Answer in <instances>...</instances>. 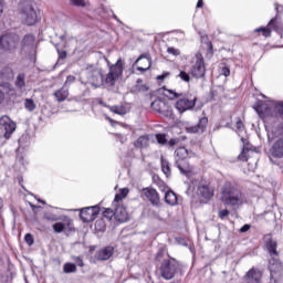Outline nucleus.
<instances>
[{"label":"nucleus","instance_id":"dca6fc26","mask_svg":"<svg viewBox=\"0 0 283 283\" xmlns=\"http://www.w3.org/2000/svg\"><path fill=\"white\" fill-rule=\"evenodd\" d=\"M207 125H209V118L201 117L197 125L187 127L188 134H203L207 129Z\"/></svg>","mask_w":283,"mask_h":283},{"label":"nucleus","instance_id":"774afa93","mask_svg":"<svg viewBox=\"0 0 283 283\" xmlns=\"http://www.w3.org/2000/svg\"><path fill=\"white\" fill-rule=\"evenodd\" d=\"M148 279L151 281V276H148Z\"/></svg>","mask_w":283,"mask_h":283},{"label":"nucleus","instance_id":"a878e982","mask_svg":"<svg viewBox=\"0 0 283 283\" xmlns=\"http://www.w3.org/2000/svg\"><path fill=\"white\" fill-rule=\"evenodd\" d=\"M165 202L167 205H170V207L178 205V196H176V192H174V190L166 191Z\"/></svg>","mask_w":283,"mask_h":283},{"label":"nucleus","instance_id":"4be33fe9","mask_svg":"<svg viewBox=\"0 0 283 283\" xmlns=\"http://www.w3.org/2000/svg\"><path fill=\"white\" fill-rule=\"evenodd\" d=\"M197 193L201 198H205V200H211V198H213V190H211V188H209L207 185L199 186Z\"/></svg>","mask_w":283,"mask_h":283},{"label":"nucleus","instance_id":"ea45409f","mask_svg":"<svg viewBox=\"0 0 283 283\" xmlns=\"http://www.w3.org/2000/svg\"><path fill=\"white\" fill-rule=\"evenodd\" d=\"M220 74L221 76H226V77L231 76V69L227 65L220 66Z\"/></svg>","mask_w":283,"mask_h":283},{"label":"nucleus","instance_id":"69168bd1","mask_svg":"<svg viewBox=\"0 0 283 283\" xmlns=\"http://www.w3.org/2000/svg\"><path fill=\"white\" fill-rule=\"evenodd\" d=\"M242 143H247V139L244 137H241Z\"/></svg>","mask_w":283,"mask_h":283},{"label":"nucleus","instance_id":"37998d69","mask_svg":"<svg viewBox=\"0 0 283 283\" xmlns=\"http://www.w3.org/2000/svg\"><path fill=\"white\" fill-rule=\"evenodd\" d=\"M24 242H27L29 247H32V244H34V237L31 233H27L24 235Z\"/></svg>","mask_w":283,"mask_h":283},{"label":"nucleus","instance_id":"c756f323","mask_svg":"<svg viewBox=\"0 0 283 283\" xmlns=\"http://www.w3.org/2000/svg\"><path fill=\"white\" fill-rule=\"evenodd\" d=\"M161 171L165 174L167 178L171 176V166H169V161L161 157Z\"/></svg>","mask_w":283,"mask_h":283},{"label":"nucleus","instance_id":"f8f14e48","mask_svg":"<svg viewBox=\"0 0 283 283\" xmlns=\"http://www.w3.org/2000/svg\"><path fill=\"white\" fill-rule=\"evenodd\" d=\"M98 213H101V208L98 206H92L82 209L80 211V218L83 222H94Z\"/></svg>","mask_w":283,"mask_h":283},{"label":"nucleus","instance_id":"79ce46f5","mask_svg":"<svg viewBox=\"0 0 283 283\" xmlns=\"http://www.w3.org/2000/svg\"><path fill=\"white\" fill-rule=\"evenodd\" d=\"M178 76H179V78H181V81H185V83H189V81H191L189 73H187L185 71H180Z\"/></svg>","mask_w":283,"mask_h":283},{"label":"nucleus","instance_id":"f03ea898","mask_svg":"<svg viewBox=\"0 0 283 283\" xmlns=\"http://www.w3.org/2000/svg\"><path fill=\"white\" fill-rule=\"evenodd\" d=\"M221 202L228 207L244 205V193L231 181H227L221 189Z\"/></svg>","mask_w":283,"mask_h":283},{"label":"nucleus","instance_id":"f704fd0d","mask_svg":"<svg viewBox=\"0 0 283 283\" xmlns=\"http://www.w3.org/2000/svg\"><path fill=\"white\" fill-rule=\"evenodd\" d=\"M24 107L28 112H34L36 109V104L34 103V99L27 98L24 101Z\"/></svg>","mask_w":283,"mask_h":283},{"label":"nucleus","instance_id":"49530a36","mask_svg":"<svg viewBox=\"0 0 283 283\" xmlns=\"http://www.w3.org/2000/svg\"><path fill=\"white\" fill-rule=\"evenodd\" d=\"M168 54H172V56H180V50L170 46L167 49Z\"/></svg>","mask_w":283,"mask_h":283},{"label":"nucleus","instance_id":"8fccbe9b","mask_svg":"<svg viewBox=\"0 0 283 283\" xmlns=\"http://www.w3.org/2000/svg\"><path fill=\"white\" fill-rule=\"evenodd\" d=\"M229 210H227V209H223V210H219V218L221 219V220H224L228 216H229Z\"/></svg>","mask_w":283,"mask_h":283},{"label":"nucleus","instance_id":"bb28decb","mask_svg":"<svg viewBox=\"0 0 283 283\" xmlns=\"http://www.w3.org/2000/svg\"><path fill=\"white\" fill-rule=\"evenodd\" d=\"M54 96L57 103H63V101L70 96V91L65 87H62L54 92Z\"/></svg>","mask_w":283,"mask_h":283},{"label":"nucleus","instance_id":"a18cd8bd","mask_svg":"<svg viewBox=\"0 0 283 283\" xmlns=\"http://www.w3.org/2000/svg\"><path fill=\"white\" fill-rule=\"evenodd\" d=\"M55 48H56L60 60L64 61V59H67V51L59 50V44H56Z\"/></svg>","mask_w":283,"mask_h":283},{"label":"nucleus","instance_id":"e2e57ef3","mask_svg":"<svg viewBox=\"0 0 283 283\" xmlns=\"http://www.w3.org/2000/svg\"><path fill=\"white\" fill-rule=\"evenodd\" d=\"M106 119L109 120V123H114V119L109 118L108 116H106Z\"/></svg>","mask_w":283,"mask_h":283},{"label":"nucleus","instance_id":"58836bf2","mask_svg":"<svg viewBox=\"0 0 283 283\" xmlns=\"http://www.w3.org/2000/svg\"><path fill=\"white\" fill-rule=\"evenodd\" d=\"M156 140L159 145H167V136L165 134H156Z\"/></svg>","mask_w":283,"mask_h":283},{"label":"nucleus","instance_id":"b1692460","mask_svg":"<svg viewBox=\"0 0 283 283\" xmlns=\"http://www.w3.org/2000/svg\"><path fill=\"white\" fill-rule=\"evenodd\" d=\"M136 149H147L149 147V135H142L134 142Z\"/></svg>","mask_w":283,"mask_h":283},{"label":"nucleus","instance_id":"aec40b11","mask_svg":"<svg viewBox=\"0 0 283 283\" xmlns=\"http://www.w3.org/2000/svg\"><path fill=\"white\" fill-rule=\"evenodd\" d=\"M144 195L146 198L154 205V207H158L160 205V196L158 195V191L154 188H145Z\"/></svg>","mask_w":283,"mask_h":283},{"label":"nucleus","instance_id":"20e7f679","mask_svg":"<svg viewBox=\"0 0 283 283\" xmlns=\"http://www.w3.org/2000/svg\"><path fill=\"white\" fill-rule=\"evenodd\" d=\"M158 272L164 280H174L180 273V263L167 255V258L163 259Z\"/></svg>","mask_w":283,"mask_h":283},{"label":"nucleus","instance_id":"6e6d98bb","mask_svg":"<svg viewBox=\"0 0 283 283\" xmlns=\"http://www.w3.org/2000/svg\"><path fill=\"white\" fill-rule=\"evenodd\" d=\"M239 160H242V163H247L248 160L247 155H244L243 153L239 155Z\"/></svg>","mask_w":283,"mask_h":283},{"label":"nucleus","instance_id":"423d86ee","mask_svg":"<svg viewBox=\"0 0 283 283\" xmlns=\"http://www.w3.org/2000/svg\"><path fill=\"white\" fill-rule=\"evenodd\" d=\"M108 65V73L105 77L106 85H109V87H114L116 85V81L118 78H123V72L125 70V62H123V59H118L115 64H112L109 61H107Z\"/></svg>","mask_w":283,"mask_h":283},{"label":"nucleus","instance_id":"de8ad7c7","mask_svg":"<svg viewBox=\"0 0 283 283\" xmlns=\"http://www.w3.org/2000/svg\"><path fill=\"white\" fill-rule=\"evenodd\" d=\"M75 82H76V76H74V75H69V76L66 77V81H65L64 85H72V83H75Z\"/></svg>","mask_w":283,"mask_h":283},{"label":"nucleus","instance_id":"c85d7f7f","mask_svg":"<svg viewBox=\"0 0 283 283\" xmlns=\"http://www.w3.org/2000/svg\"><path fill=\"white\" fill-rule=\"evenodd\" d=\"M164 96H166V98H169L170 101H174V98H180V96H182V93H178L174 90H167L166 87H164Z\"/></svg>","mask_w":283,"mask_h":283},{"label":"nucleus","instance_id":"6ab92c4d","mask_svg":"<svg viewBox=\"0 0 283 283\" xmlns=\"http://www.w3.org/2000/svg\"><path fill=\"white\" fill-rule=\"evenodd\" d=\"M244 280L247 283H260L262 281V272L255 268L249 270Z\"/></svg>","mask_w":283,"mask_h":283},{"label":"nucleus","instance_id":"473e14b6","mask_svg":"<svg viewBox=\"0 0 283 283\" xmlns=\"http://www.w3.org/2000/svg\"><path fill=\"white\" fill-rule=\"evenodd\" d=\"M107 229V226L105 224V220L103 219H97L95 221V231L103 233Z\"/></svg>","mask_w":283,"mask_h":283},{"label":"nucleus","instance_id":"0e129e2a","mask_svg":"<svg viewBox=\"0 0 283 283\" xmlns=\"http://www.w3.org/2000/svg\"><path fill=\"white\" fill-rule=\"evenodd\" d=\"M38 202H41L42 205H45V201L38 199Z\"/></svg>","mask_w":283,"mask_h":283},{"label":"nucleus","instance_id":"ddd939ff","mask_svg":"<svg viewBox=\"0 0 283 283\" xmlns=\"http://www.w3.org/2000/svg\"><path fill=\"white\" fill-rule=\"evenodd\" d=\"M196 101H198L196 97L192 99L181 97L175 103V108L179 114H185V112H189V109H193L196 107Z\"/></svg>","mask_w":283,"mask_h":283},{"label":"nucleus","instance_id":"680f3d73","mask_svg":"<svg viewBox=\"0 0 283 283\" xmlns=\"http://www.w3.org/2000/svg\"><path fill=\"white\" fill-rule=\"evenodd\" d=\"M113 18L115 19V21H120V20H118V17L114 13H113Z\"/></svg>","mask_w":283,"mask_h":283},{"label":"nucleus","instance_id":"5fc2aeb1","mask_svg":"<svg viewBox=\"0 0 283 283\" xmlns=\"http://www.w3.org/2000/svg\"><path fill=\"white\" fill-rule=\"evenodd\" d=\"M274 134H275L274 130H272L271 133H268V138H269V142H270V143L273 140Z\"/></svg>","mask_w":283,"mask_h":283},{"label":"nucleus","instance_id":"2f4dec72","mask_svg":"<svg viewBox=\"0 0 283 283\" xmlns=\"http://www.w3.org/2000/svg\"><path fill=\"white\" fill-rule=\"evenodd\" d=\"M111 112H113V114H118L119 116H125V114H127V107H125L123 105L112 106Z\"/></svg>","mask_w":283,"mask_h":283},{"label":"nucleus","instance_id":"7ed1b4c3","mask_svg":"<svg viewBox=\"0 0 283 283\" xmlns=\"http://www.w3.org/2000/svg\"><path fill=\"white\" fill-rule=\"evenodd\" d=\"M175 154V167L179 169L181 176H186L188 180H191V176H193V166L187 160L189 150L185 147H180L176 149Z\"/></svg>","mask_w":283,"mask_h":283},{"label":"nucleus","instance_id":"c9c22d12","mask_svg":"<svg viewBox=\"0 0 283 283\" xmlns=\"http://www.w3.org/2000/svg\"><path fill=\"white\" fill-rule=\"evenodd\" d=\"M103 217L106 218V220H112V218H116L115 209L107 208L103 212Z\"/></svg>","mask_w":283,"mask_h":283},{"label":"nucleus","instance_id":"393cba45","mask_svg":"<svg viewBox=\"0 0 283 283\" xmlns=\"http://www.w3.org/2000/svg\"><path fill=\"white\" fill-rule=\"evenodd\" d=\"M34 41H36V39L34 38L33 34L24 35L21 42L22 50H34Z\"/></svg>","mask_w":283,"mask_h":283},{"label":"nucleus","instance_id":"bf43d9fd","mask_svg":"<svg viewBox=\"0 0 283 283\" xmlns=\"http://www.w3.org/2000/svg\"><path fill=\"white\" fill-rule=\"evenodd\" d=\"M66 38H67V32H64V34L60 36V40L65 41Z\"/></svg>","mask_w":283,"mask_h":283},{"label":"nucleus","instance_id":"4468645a","mask_svg":"<svg viewBox=\"0 0 283 283\" xmlns=\"http://www.w3.org/2000/svg\"><path fill=\"white\" fill-rule=\"evenodd\" d=\"M87 81L93 85V87H101V85H103V73L97 69L88 71Z\"/></svg>","mask_w":283,"mask_h":283},{"label":"nucleus","instance_id":"09e8293b","mask_svg":"<svg viewBox=\"0 0 283 283\" xmlns=\"http://www.w3.org/2000/svg\"><path fill=\"white\" fill-rule=\"evenodd\" d=\"M171 76L170 72H164L161 75L157 76V81H165L166 78H169Z\"/></svg>","mask_w":283,"mask_h":283},{"label":"nucleus","instance_id":"c03bdc74","mask_svg":"<svg viewBox=\"0 0 283 283\" xmlns=\"http://www.w3.org/2000/svg\"><path fill=\"white\" fill-rule=\"evenodd\" d=\"M166 253H167V250H165L164 248L159 249L156 255L157 262H163V258L166 255Z\"/></svg>","mask_w":283,"mask_h":283},{"label":"nucleus","instance_id":"1a4fd4ad","mask_svg":"<svg viewBox=\"0 0 283 283\" xmlns=\"http://www.w3.org/2000/svg\"><path fill=\"white\" fill-rule=\"evenodd\" d=\"M207 73V66H205V57L202 53H197L195 55V62L190 69V74L193 78H205Z\"/></svg>","mask_w":283,"mask_h":283},{"label":"nucleus","instance_id":"a19ab883","mask_svg":"<svg viewBox=\"0 0 283 283\" xmlns=\"http://www.w3.org/2000/svg\"><path fill=\"white\" fill-rule=\"evenodd\" d=\"M72 260L75 263V266H80L81 269H83V266H85V263L83 262V258L72 256Z\"/></svg>","mask_w":283,"mask_h":283},{"label":"nucleus","instance_id":"052dcab7","mask_svg":"<svg viewBox=\"0 0 283 283\" xmlns=\"http://www.w3.org/2000/svg\"><path fill=\"white\" fill-rule=\"evenodd\" d=\"M30 207H31V209L34 211V209H39V207L38 206H34V203H32V202H30Z\"/></svg>","mask_w":283,"mask_h":283},{"label":"nucleus","instance_id":"a211bd4d","mask_svg":"<svg viewBox=\"0 0 283 283\" xmlns=\"http://www.w3.org/2000/svg\"><path fill=\"white\" fill-rule=\"evenodd\" d=\"M112 255H114V247H105L102 250H98L95 253V260H98L99 262H105L107 260H109V258H112Z\"/></svg>","mask_w":283,"mask_h":283},{"label":"nucleus","instance_id":"9b49d317","mask_svg":"<svg viewBox=\"0 0 283 283\" xmlns=\"http://www.w3.org/2000/svg\"><path fill=\"white\" fill-rule=\"evenodd\" d=\"M17 129V124L8 115L0 117V132H4V138H10Z\"/></svg>","mask_w":283,"mask_h":283},{"label":"nucleus","instance_id":"2eb2a0df","mask_svg":"<svg viewBox=\"0 0 283 283\" xmlns=\"http://www.w3.org/2000/svg\"><path fill=\"white\" fill-rule=\"evenodd\" d=\"M270 156H272V158H283V137H279L273 142L270 148Z\"/></svg>","mask_w":283,"mask_h":283},{"label":"nucleus","instance_id":"3c124183","mask_svg":"<svg viewBox=\"0 0 283 283\" xmlns=\"http://www.w3.org/2000/svg\"><path fill=\"white\" fill-rule=\"evenodd\" d=\"M235 127L237 132H244V124L242 123V120H237Z\"/></svg>","mask_w":283,"mask_h":283},{"label":"nucleus","instance_id":"39448f33","mask_svg":"<svg viewBox=\"0 0 283 283\" xmlns=\"http://www.w3.org/2000/svg\"><path fill=\"white\" fill-rule=\"evenodd\" d=\"M282 8H283L282 6L275 4L276 17L270 20V22L268 23V27H260L255 29L254 32H262L263 36H265V39H269V36H271V31L273 30L274 32L280 34L282 39L283 23L279 17V14H281L282 12Z\"/></svg>","mask_w":283,"mask_h":283},{"label":"nucleus","instance_id":"412c9836","mask_svg":"<svg viewBox=\"0 0 283 283\" xmlns=\"http://www.w3.org/2000/svg\"><path fill=\"white\" fill-rule=\"evenodd\" d=\"M143 59H146L147 67L137 66V72H142V74L151 69V56H149L147 53L139 55V57L134 62L133 67H136V65L143 61Z\"/></svg>","mask_w":283,"mask_h":283},{"label":"nucleus","instance_id":"cd10ccee","mask_svg":"<svg viewBox=\"0 0 283 283\" xmlns=\"http://www.w3.org/2000/svg\"><path fill=\"white\" fill-rule=\"evenodd\" d=\"M129 188L119 189V193L115 195L113 205H123V199L127 198Z\"/></svg>","mask_w":283,"mask_h":283},{"label":"nucleus","instance_id":"338daca9","mask_svg":"<svg viewBox=\"0 0 283 283\" xmlns=\"http://www.w3.org/2000/svg\"><path fill=\"white\" fill-rule=\"evenodd\" d=\"M21 161L23 163V158L19 159V163H21Z\"/></svg>","mask_w":283,"mask_h":283},{"label":"nucleus","instance_id":"603ef678","mask_svg":"<svg viewBox=\"0 0 283 283\" xmlns=\"http://www.w3.org/2000/svg\"><path fill=\"white\" fill-rule=\"evenodd\" d=\"M180 143V139L178 138H171L169 142H168V145L169 147H175V145H178Z\"/></svg>","mask_w":283,"mask_h":283},{"label":"nucleus","instance_id":"9d476101","mask_svg":"<svg viewBox=\"0 0 283 283\" xmlns=\"http://www.w3.org/2000/svg\"><path fill=\"white\" fill-rule=\"evenodd\" d=\"M150 107L154 109V112H157L166 118H174V109L161 98H156L154 102H151Z\"/></svg>","mask_w":283,"mask_h":283},{"label":"nucleus","instance_id":"13d9d810","mask_svg":"<svg viewBox=\"0 0 283 283\" xmlns=\"http://www.w3.org/2000/svg\"><path fill=\"white\" fill-rule=\"evenodd\" d=\"M4 98H6V95L3 94V92L0 91V105L1 103H3Z\"/></svg>","mask_w":283,"mask_h":283},{"label":"nucleus","instance_id":"f257e3e1","mask_svg":"<svg viewBox=\"0 0 283 283\" xmlns=\"http://www.w3.org/2000/svg\"><path fill=\"white\" fill-rule=\"evenodd\" d=\"M265 249L271 256L269 260V271H270V277L273 280L275 277L276 273H280L282 271V262H280V252H277V241L273 239V235L265 234L263 238Z\"/></svg>","mask_w":283,"mask_h":283},{"label":"nucleus","instance_id":"6e6552de","mask_svg":"<svg viewBox=\"0 0 283 283\" xmlns=\"http://www.w3.org/2000/svg\"><path fill=\"white\" fill-rule=\"evenodd\" d=\"M20 38L17 33H7L0 36V50L3 52H14L19 48Z\"/></svg>","mask_w":283,"mask_h":283},{"label":"nucleus","instance_id":"5701e85b","mask_svg":"<svg viewBox=\"0 0 283 283\" xmlns=\"http://www.w3.org/2000/svg\"><path fill=\"white\" fill-rule=\"evenodd\" d=\"M44 220H48L49 222H59L60 220H62V222H67V224H70V217L59 216L52 212L44 213Z\"/></svg>","mask_w":283,"mask_h":283},{"label":"nucleus","instance_id":"864d4df0","mask_svg":"<svg viewBox=\"0 0 283 283\" xmlns=\"http://www.w3.org/2000/svg\"><path fill=\"white\" fill-rule=\"evenodd\" d=\"M250 229L251 224H244L243 227H241L240 233H247V231H249Z\"/></svg>","mask_w":283,"mask_h":283},{"label":"nucleus","instance_id":"4d7b16f0","mask_svg":"<svg viewBox=\"0 0 283 283\" xmlns=\"http://www.w3.org/2000/svg\"><path fill=\"white\" fill-rule=\"evenodd\" d=\"M205 6V2L202 0H198L197 8H202Z\"/></svg>","mask_w":283,"mask_h":283},{"label":"nucleus","instance_id":"f3484780","mask_svg":"<svg viewBox=\"0 0 283 283\" xmlns=\"http://www.w3.org/2000/svg\"><path fill=\"white\" fill-rule=\"evenodd\" d=\"M113 208L115 209V220L117 222H127L129 220V213H127V209L123 207V203H113Z\"/></svg>","mask_w":283,"mask_h":283},{"label":"nucleus","instance_id":"4c0bfd02","mask_svg":"<svg viewBox=\"0 0 283 283\" xmlns=\"http://www.w3.org/2000/svg\"><path fill=\"white\" fill-rule=\"evenodd\" d=\"M75 8H85L87 6V1L85 0H70Z\"/></svg>","mask_w":283,"mask_h":283},{"label":"nucleus","instance_id":"e433bc0d","mask_svg":"<svg viewBox=\"0 0 283 283\" xmlns=\"http://www.w3.org/2000/svg\"><path fill=\"white\" fill-rule=\"evenodd\" d=\"M53 231L55 233H63L65 231V224L63 222H56L53 224Z\"/></svg>","mask_w":283,"mask_h":283},{"label":"nucleus","instance_id":"7c9ffc66","mask_svg":"<svg viewBox=\"0 0 283 283\" xmlns=\"http://www.w3.org/2000/svg\"><path fill=\"white\" fill-rule=\"evenodd\" d=\"M15 87H19V90H23L25 87V74L19 73L15 80Z\"/></svg>","mask_w":283,"mask_h":283},{"label":"nucleus","instance_id":"72a5a7b5","mask_svg":"<svg viewBox=\"0 0 283 283\" xmlns=\"http://www.w3.org/2000/svg\"><path fill=\"white\" fill-rule=\"evenodd\" d=\"M63 272L66 274L76 273V264L67 262L63 265Z\"/></svg>","mask_w":283,"mask_h":283},{"label":"nucleus","instance_id":"0eeeda50","mask_svg":"<svg viewBox=\"0 0 283 283\" xmlns=\"http://www.w3.org/2000/svg\"><path fill=\"white\" fill-rule=\"evenodd\" d=\"M20 14L25 25H34L39 19L36 10H34V7L30 2H23L20 6Z\"/></svg>","mask_w":283,"mask_h":283}]
</instances>
